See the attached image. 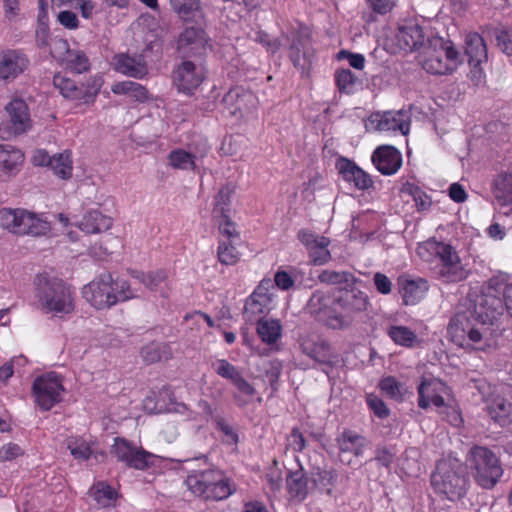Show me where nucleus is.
I'll return each mask as SVG.
<instances>
[{"label":"nucleus","mask_w":512,"mask_h":512,"mask_svg":"<svg viewBox=\"0 0 512 512\" xmlns=\"http://www.w3.org/2000/svg\"><path fill=\"white\" fill-rule=\"evenodd\" d=\"M464 51L471 67V79L477 84L484 78L480 65L487 61V46L483 37L477 32H470L465 36Z\"/></svg>","instance_id":"nucleus-14"},{"label":"nucleus","mask_w":512,"mask_h":512,"mask_svg":"<svg viewBox=\"0 0 512 512\" xmlns=\"http://www.w3.org/2000/svg\"><path fill=\"white\" fill-rule=\"evenodd\" d=\"M297 238L305 246L310 262L313 265H325L332 259V255L328 250L331 243L329 238L319 236L305 229L298 231Z\"/></svg>","instance_id":"nucleus-16"},{"label":"nucleus","mask_w":512,"mask_h":512,"mask_svg":"<svg viewBox=\"0 0 512 512\" xmlns=\"http://www.w3.org/2000/svg\"><path fill=\"white\" fill-rule=\"evenodd\" d=\"M447 334L459 347L481 349L482 332L474 327L466 312L457 313L450 319Z\"/></svg>","instance_id":"nucleus-9"},{"label":"nucleus","mask_w":512,"mask_h":512,"mask_svg":"<svg viewBox=\"0 0 512 512\" xmlns=\"http://www.w3.org/2000/svg\"><path fill=\"white\" fill-rule=\"evenodd\" d=\"M466 462L474 482L482 489H493L504 474L500 459L485 446L472 447Z\"/></svg>","instance_id":"nucleus-3"},{"label":"nucleus","mask_w":512,"mask_h":512,"mask_svg":"<svg viewBox=\"0 0 512 512\" xmlns=\"http://www.w3.org/2000/svg\"><path fill=\"white\" fill-rule=\"evenodd\" d=\"M341 463L352 466L361 457L367 446L364 436L350 429H344L336 438Z\"/></svg>","instance_id":"nucleus-15"},{"label":"nucleus","mask_w":512,"mask_h":512,"mask_svg":"<svg viewBox=\"0 0 512 512\" xmlns=\"http://www.w3.org/2000/svg\"><path fill=\"white\" fill-rule=\"evenodd\" d=\"M442 383L435 380H423L418 386V406L427 409L430 404L436 407H445L444 398L437 393Z\"/></svg>","instance_id":"nucleus-27"},{"label":"nucleus","mask_w":512,"mask_h":512,"mask_svg":"<svg viewBox=\"0 0 512 512\" xmlns=\"http://www.w3.org/2000/svg\"><path fill=\"white\" fill-rule=\"evenodd\" d=\"M496 43L499 49L508 56H512V31L500 30L496 34Z\"/></svg>","instance_id":"nucleus-62"},{"label":"nucleus","mask_w":512,"mask_h":512,"mask_svg":"<svg viewBox=\"0 0 512 512\" xmlns=\"http://www.w3.org/2000/svg\"><path fill=\"white\" fill-rule=\"evenodd\" d=\"M417 254L433 265L434 276L443 283H456L467 278L468 273L456 249L449 243L429 239L418 246Z\"/></svg>","instance_id":"nucleus-1"},{"label":"nucleus","mask_w":512,"mask_h":512,"mask_svg":"<svg viewBox=\"0 0 512 512\" xmlns=\"http://www.w3.org/2000/svg\"><path fill=\"white\" fill-rule=\"evenodd\" d=\"M257 333L266 343H275L281 334V326L276 320H257Z\"/></svg>","instance_id":"nucleus-43"},{"label":"nucleus","mask_w":512,"mask_h":512,"mask_svg":"<svg viewBox=\"0 0 512 512\" xmlns=\"http://www.w3.org/2000/svg\"><path fill=\"white\" fill-rule=\"evenodd\" d=\"M66 62L68 68L78 74L86 72L90 68L89 59L82 51H68Z\"/></svg>","instance_id":"nucleus-54"},{"label":"nucleus","mask_w":512,"mask_h":512,"mask_svg":"<svg viewBox=\"0 0 512 512\" xmlns=\"http://www.w3.org/2000/svg\"><path fill=\"white\" fill-rule=\"evenodd\" d=\"M229 483L224 479L223 475H220V481H215L211 488L205 491L201 496L206 500H223L231 495Z\"/></svg>","instance_id":"nucleus-52"},{"label":"nucleus","mask_w":512,"mask_h":512,"mask_svg":"<svg viewBox=\"0 0 512 512\" xmlns=\"http://www.w3.org/2000/svg\"><path fill=\"white\" fill-rule=\"evenodd\" d=\"M208 37L201 27H187L178 36L177 51L183 58L202 56L206 52Z\"/></svg>","instance_id":"nucleus-17"},{"label":"nucleus","mask_w":512,"mask_h":512,"mask_svg":"<svg viewBox=\"0 0 512 512\" xmlns=\"http://www.w3.org/2000/svg\"><path fill=\"white\" fill-rule=\"evenodd\" d=\"M111 455L123 462L127 467L137 470H146L153 465L154 454L134 445L125 438L116 437L111 446Z\"/></svg>","instance_id":"nucleus-10"},{"label":"nucleus","mask_w":512,"mask_h":512,"mask_svg":"<svg viewBox=\"0 0 512 512\" xmlns=\"http://www.w3.org/2000/svg\"><path fill=\"white\" fill-rule=\"evenodd\" d=\"M429 45L420 56L422 68L434 75L453 73L462 63L460 52L450 40L441 37L428 39Z\"/></svg>","instance_id":"nucleus-4"},{"label":"nucleus","mask_w":512,"mask_h":512,"mask_svg":"<svg viewBox=\"0 0 512 512\" xmlns=\"http://www.w3.org/2000/svg\"><path fill=\"white\" fill-rule=\"evenodd\" d=\"M189 470L186 484L189 490L197 496H202L211 488L215 481H220L221 472L211 467L205 458L188 461Z\"/></svg>","instance_id":"nucleus-12"},{"label":"nucleus","mask_w":512,"mask_h":512,"mask_svg":"<svg viewBox=\"0 0 512 512\" xmlns=\"http://www.w3.org/2000/svg\"><path fill=\"white\" fill-rule=\"evenodd\" d=\"M338 479V473L335 469H326L314 466L310 471V480L314 487L323 491L329 496L333 494Z\"/></svg>","instance_id":"nucleus-30"},{"label":"nucleus","mask_w":512,"mask_h":512,"mask_svg":"<svg viewBox=\"0 0 512 512\" xmlns=\"http://www.w3.org/2000/svg\"><path fill=\"white\" fill-rule=\"evenodd\" d=\"M356 79L349 69H339L335 72V83L341 93H352Z\"/></svg>","instance_id":"nucleus-55"},{"label":"nucleus","mask_w":512,"mask_h":512,"mask_svg":"<svg viewBox=\"0 0 512 512\" xmlns=\"http://www.w3.org/2000/svg\"><path fill=\"white\" fill-rule=\"evenodd\" d=\"M8 119L4 121V127L9 132V137L27 132L32 127V121L26 102L22 99H13L5 107Z\"/></svg>","instance_id":"nucleus-19"},{"label":"nucleus","mask_w":512,"mask_h":512,"mask_svg":"<svg viewBox=\"0 0 512 512\" xmlns=\"http://www.w3.org/2000/svg\"><path fill=\"white\" fill-rule=\"evenodd\" d=\"M53 84L65 98L78 100L85 95L83 87L78 86L75 81L64 76L55 75Z\"/></svg>","instance_id":"nucleus-38"},{"label":"nucleus","mask_w":512,"mask_h":512,"mask_svg":"<svg viewBox=\"0 0 512 512\" xmlns=\"http://www.w3.org/2000/svg\"><path fill=\"white\" fill-rule=\"evenodd\" d=\"M410 131V115L404 110L386 111V133L400 132L401 135H408Z\"/></svg>","instance_id":"nucleus-36"},{"label":"nucleus","mask_w":512,"mask_h":512,"mask_svg":"<svg viewBox=\"0 0 512 512\" xmlns=\"http://www.w3.org/2000/svg\"><path fill=\"white\" fill-rule=\"evenodd\" d=\"M511 404L506 403L503 399L493 401L488 407V414L490 418L501 427L507 426L510 420Z\"/></svg>","instance_id":"nucleus-42"},{"label":"nucleus","mask_w":512,"mask_h":512,"mask_svg":"<svg viewBox=\"0 0 512 512\" xmlns=\"http://www.w3.org/2000/svg\"><path fill=\"white\" fill-rule=\"evenodd\" d=\"M141 355L148 364L159 362L163 359L166 360L169 358L168 346L166 344L150 343L142 349Z\"/></svg>","instance_id":"nucleus-47"},{"label":"nucleus","mask_w":512,"mask_h":512,"mask_svg":"<svg viewBox=\"0 0 512 512\" xmlns=\"http://www.w3.org/2000/svg\"><path fill=\"white\" fill-rule=\"evenodd\" d=\"M24 209H11L3 208L0 210V224L3 228L9 230L12 233H16V230L20 224L22 216L20 213H24Z\"/></svg>","instance_id":"nucleus-51"},{"label":"nucleus","mask_w":512,"mask_h":512,"mask_svg":"<svg viewBox=\"0 0 512 512\" xmlns=\"http://www.w3.org/2000/svg\"><path fill=\"white\" fill-rule=\"evenodd\" d=\"M215 371L220 377L229 380L232 384L242 377L238 369L225 359L216 362Z\"/></svg>","instance_id":"nucleus-59"},{"label":"nucleus","mask_w":512,"mask_h":512,"mask_svg":"<svg viewBox=\"0 0 512 512\" xmlns=\"http://www.w3.org/2000/svg\"><path fill=\"white\" fill-rule=\"evenodd\" d=\"M318 280L322 284L341 287L356 285L358 279L349 271H335L330 269L322 270L318 276Z\"/></svg>","instance_id":"nucleus-35"},{"label":"nucleus","mask_w":512,"mask_h":512,"mask_svg":"<svg viewBox=\"0 0 512 512\" xmlns=\"http://www.w3.org/2000/svg\"><path fill=\"white\" fill-rule=\"evenodd\" d=\"M37 297L47 312L69 314L74 310L73 291L56 277L37 276Z\"/></svg>","instance_id":"nucleus-5"},{"label":"nucleus","mask_w":512,"mask_h":512,"mask_svg":"<svg viewBox=\"0 0 512 512\" xmlns=\"http://www.w3.org/2000/svg\"><path fill=\"white\" fill-rule=\"evenodd\" d=\"M388 335L396 345L405 348H413L420 344L415 332L406 326H391L388 329Z\"/></svg>","instance_id":"nucleus-37"},{"label":"nucleus","mask_w":512,"mask_h":512,"mask_svg":"<svg viewBox=\"0 0 512 512\" xmlns=\"http://www.w3.org/2000/svg\"><path fill=\"white\" fill-rule=\"evenodd\" d=\"M287 442L288 447L294 452H301L306 447L305 438L297 427L291 430L287 437Z\"/></svg>","instance_id":"nucleus-63"},{"label":"nucleus","mask_w":512,"mask_h":512,"mask_svg":"<svg viewBox=\"0 0 512 512\" xmlns=\"http://www.w3.org/2000/svg\"><path fill=\"white\" fill-rule=\"evenodd\" d=\"M493 195L500 205L512 204V171L499 174L493 182Z\"/></svg>","instance_id":"nucleus-34"},{"label":"nucleus","mask_w":512,"mask_h":512,"mask_svg":"<svg viewBox=\"0 0 512 512\" xmlns=\"http://www.w3.org/2000/svg\"><path fill=\"white\" fill-rule=\"evenodd\" d=\"M195 159H197L196 154L182 149L173 150L169 154L170 164L174 168L183 170L194 169Z\"/></svg>","instance_id":"nucleus-48"},{"label":"nucleus","mask_w":512,"mask_h":512,"mask_svg":"<svg viewBox=\"0 0 512 512\" xmlns=\"http://www.w3.org/2000/svg\"><path fill=\"white\" fill-rule=\"evenodd\" d=\"M204 79V72L201 66L192 61H183L173 73V83L180 92L192 94L199 87Z\"/></svg>","instance_id":"nucleus-22"},{"label":"nucleus","mask_w":512,"mask_h":512,"mask_svg":"<svg viewBox=\"0 0 512 512\" xmlns=\"http://www.w3.org/2000/svg\"><path fill=\"white\" fill-rule=\"evenodd\" d=\"M502 290L503 275L493 276L480 287L472 288L468 293L471 316L482 324L496 320L504 309Z\"/></svg>","instance_id":"nucleus-2"},{"label":"nucleus","mask_w":512,"mask_h":512,"mask_svg":"<svg viewBox=\"0 0 512 512\" xmlns=\"http://www.w3.org/2000/svg\"><path fill=\"white\" fill-rule=\"evenodd\" d=\"M170 4L183 20H189L196 14H201L200 0H170Z\"/></svg>","instance_id":"nucleus-45"},{"label":"nucleus","mask_w":512,"mask_h":512,"mask_svg":"<svg viewBox=\"0 0 512 512\" xmlns=\"http://www.w3.org/2000/svg\"><path fill=\"white\" fill-rule=\"evenodd\" d=\"M308 40L296 38L290 45L289 57L296 68H304L303 61L308 60L309 56L306 51Z\"/></svg>","instance_id":"nucleus-50"},{"label":"nucleus","mask_w":512,"mask_h":512,"mask_svg":"<svg viewBox=\"0 0 512 512\" xmlns=\"http://www.w3.org/2000/svg\"><path fill=\"white\" fill-rule=\"evenodd\" d=\"M115 69L126 76L138 79L143 78L148 73L147 64L141 55H116Z\"/></svg>","instance_id":"nucleus-26"},{"label":"nucleus","mask_w":512,"mask_h":512,"mask_svg":"<svg viewBox=\"0 0 512 512\" xmlns=\"http://www.w3.org/2000/svg\"><path fill=\"white\" fill-rule=\"evenodd\" d=\"M398 292L405 305H416L426 296L429 282L422 277L401 275L397 279Z\"/></svg>","instance_id":"nucleus-23"},{"label":"nucleus","mask_w":512,"mask_h":512,"mask_svg":"<svg viewBox=\"0 0 512 512\" xmlns=\"http://www.w3.org/2000/svg\"><path fill=\"white\" fill-rule=\"evenodd\" d=\"M258 99L242 86L231 88L223 97L222 105L231 116H243L257 107Z\"/></svg>","instance_id":"nucleus-18"},{"label":"nucleus","mask_w":512,"mask_h":512,"mask_svg":"<svg viewBox=\"0 0 512 512\" xmlns=\"http://www.w3.org/2000/svg\"><path fill=\"white\" fill-rule=\"evenodd\" d=\"M260 299L257 298H248L246 300L243 315L246 321H256L257 316L265 314L269 310V305L271 303V297H263L260 296Z\"/></svg>","instance_id":"nucleus-40"},{"label":"nucleus","mask_w":512,"mask_h":512,"mask_svg":"<svg viewBox=\"0 0 512 512\" xmlns=\"http://www.w3.org/2000/svg\"><path fill=\"white\" fill-rule=\"evenodd\" d=\"M50 230V224L31 212V219L27 226L25 234L32 236H40L46 234Z\"/></svg>","instance_id":"nucleus-60"},{"label":"nucleus","mask_w":512,"mask_h":512,"mask_svg":"<svg viewBox=\"0 0 512 512\" xmlns=\"http://www.w3.org/2000/svg\"><path fill=\"white\" fill-rule=\"evenodd\" d=\"M113 290L114 295L116 297V303L124 302L134 297V293L131 290V286L126 280L113 279Z\"/></svg>","instance_id":"nucleus-61"},{"label":"nucleus","mask_w":512,"mask_h":512,"mask_svg":"<svg viewBox=\"0 0 512 512\" xmlns=\"http://www.w3.org/2000/svg\"><path fill=\"white\" fill-rule=\"evenodd\" d=\"M214 424L218 431L223 434V442L228 445H236L239 441L238 433L221 415H216Z\"/></svg>","instance_id":"nucleus-56"},{"label":"nucleus","mask_w":512,"mask_h":512,"mask_svg":"<svg viewBox=\"0 0 512 512\" xmlns=\"http://www.w3.org/2000/svg\"><path fill=\"white\" fill-rule=\"evenodd\" d=\"M67 448L75 459L88 460L91 456V449L82 438L71 437L67 440Z\"/></svg>","instance_id":"nucleus-53"},{"label":"nucleus","mask_w":512,"mask_h":512,"mask_svg":"<svg viewBox=\"0 0 512 512\" xmlns=\"http://www.w3.org/2000/svg\"><path fill=\"white\" fill-rule=\"evenodd\" d=\"M425 38L423 28L414 21L399 26L394 37L396 46L405 52H412L421 47Z\"/></svg>","instance_id":"nucleus-24"},{"label":"nucleus","mask_w":512,"mask_h":512,"mask_svg":"<svg viewBox=\"0 0 512 512\" xmlns=\"http://www.w3.org/2000/svg\"><path fill=\"white\" fill-rule=\"evenodd\" d=\"M217 258L223 265H235L240 260V253L232 242L219 240Z\"/></svg>","instance_id":"nucleus-49"},{"label":"nucleus","mask_w":512,"mask_h":512,"mask_svg":"<svg viewBox=\"0 0 512 512\" xmlns=\"http://www.w3.org/2000/svg\"><path fill=\"white\" fill-rule=\"evenodd\" d=\"M31 61L22 49L6 48L0 51V81L12 83L29 70Z\"/></svg>","instance_id":"nucleus-13"},{"label":"nucleus","mask_w":512,"mask_h":512,"mask_svg":"<svg viewBox=\"0 0 512 512\" xmlns=\"http://www.w3.org/2000/svg\"><path fill=\"white\" fill-rule=\"evenodd\" d=\"M459 465L450 460H441L431 475V485L435 493L450 501H456L465 495V479L459 471Z\"/></svg>","instance_id":"nucleus-7"},{"label":"nucleus","mask_w":512,"mask_h":512,"mask_svg":"<svg viewBox=\"0 0 512 512\" xmlns=\"http://www.w3.org/2000/svg\"><path fill=\"white\" fill-rule=\"evenodd\" d=\"M301 348L304 354L323 366L322 371L327 375L339 363L338 355L332 351L331 346L325 340L306 339L301 344Z\"/></svg>","instance_id":"nucleus-21"},{"label":"nucleus","mask_w":512,"mask_h":512,"mask_svg":"<svg viewBox=\"0 0 512 512\" xmlns=\"http://www.w3.org/2000/svg\"><path fill=\"white\" fill-rule=\"evenodd\" d=\"M336 169L345 181L353 183L359 190H367L373 185L371 176L348 158L339 157Z\"/></svg>","instance_id":"nucleus-25"},{"label":"nucleus","mask_w":512,"mask_h":512,"mask_svg":"<svg viewBox=\"0 0 512 512\" xmlns=\"http://www.w3.org/2000/svg\"><path fill=\"white\" fill-rule=\"evenodd\" d=\"M21 455H23V450L18 444L8 443L0 448L1 461H12Z\"/></svg>","instance_id":"nucleus-64"},{"label":"nucleus","mask_w":512,"mask_h":512,"mask_svg":"<svg viewBox=\"0 0 512 512\" xmlns=\"http://www.w3.org/2000/svg\"><path fill=\"white\" fill-rule=\"evenodd\" d=\"M90 495L101 507H108L115 499V490L104 482H97L90 489Z\"/></svg>","instance_id":"nucleus-46"},{"label":"nucleus","mask_w":512,"mask_h":512,"mask_svg":"<svg viewBox=\"0 0 512 512\" xmlns=\"http://www.w3.org/2000/svg\"><path fill=\"white\" fill-rule=\"evenodd\" d=\"M400 194L402 197H411L419 211L427 210L431 205L429 196L413 184H404L400 188Z\"/></svg>","instance_id":"nucleus-44"},{"label":"nucleus","mask_w":512,"mask_h":512,"mask_svg":"<svg viewBox=\"0 0 512 512\" xmlns=\"http://www.w3.org/2000/svg\"><path fill=\"white\" fill-rule=\"evenodd\" d=\"M49 167L58 177L69 179L73 170L71 153L64 151L53 155Z\"/></svg>","instance_id":"nucleus-39"},{"label":"nucleus","mask_w":512,"mask_h":512,"mask_svg":"<svg viewBox=\"0 0 512 512\" xmlns=\"http://www.w3.org/2000/svg\"><path fill=\"white\" fill-rule=\"evenodd\" d=\"M111 91L116 95H127L137 102H147L152 99L148 89L134 81H121L114 83Z\"/></svg>","instance_id":"nucleus-32"},{"label":"nucleus","mask_w":512,"mask_h":512,"mask_svg":"<svg viewBox=\"0 0 512 512\" xmlns=\"http://www.w3.org/2000/svg\"><path fill=\"white\" fill-rule=\"evenodd\" d=\"M287 491L291 499L304 501L309 494L308 479L300 467L296 471H289L286 477Z\"/></svg>","instance_id":"nucleus-28"},{"label":"nucleus","mask_w":512,"mask_h":512,"mask_svg":"<svg viewBox=\"0 0 512 512\" xmlns=\"http://www.w3.org/2000/svg\"><path fill=\"white\" fill-rule=\"evenodd\" d=\"M129 273L150 291H159L162 296H167V292L163 291V285L167 286L168 281V274L165 270L160 269L147 273L138 270H131Z\"/></svg>","instance_id":"nucleus-29"},{"label":"nucleus","mask_w":512,"mask_h":512,"mask_svg":"<svg viewBox=\"0 0 512 512\" xmlns=\"http://www.w3.org/2000/svg\"><path fill=\"white\" fill-rule=\"evenodd\" d=\"M112 223L111 217L102 214L98 210H92L83 216L78 227L88 234L100 233L108 230L112 226Z\"/></svg>","instance_id":"nucleus-31"},{"label":"nucleus","mask_w":512,"mask_h":512,"mask_svg":"<svg viewBox=\"0 0 512 512\" xmlns=\"http://www.w3.org/2000/svg\"><path fill=\"white\" fill-rule=\"evenodd\" d=\"M218 225L220 234L225 237V241L233 242L234 239L239 238V233L236 230L235 223L230 219L229 215H224L214 219Z\"/></svg>","instance_id":"nucleus-57"},{"label":"nucleus","mask_w":512,"mask_h":512,"mask_svg":"<svg viewBox=\"0 0 512 512\" xmlns=\"http://www.w3.org/2000/svg\"><path fill=\"white\" fill-rule=\"evenodd\" d=\"M337 317L332 321V329H344L351 325L356 314L367 309L368 296L355 285L341 287L335 294Z\"/></svg>","instance_id":"nucleus-6"},{"label":"nucleus","mask_w":512,"mask_h":512,"mask_svg":"<svg viewBox=\"0 0 512 512\" xmlns=\"http://www.w3.org/2000/svg\"><path fill=\"white\" fill-rule=\"evenodd\" d=\"M335 303V295L331 296L324 291L316 290L309 298L306 309L317 321L332 328V320L337 317Z\"/></svg>","instance_id":"nucleus-20"},{"label":"nucleus","mask_w":512,"mask_h":512,"mask_svg":"<svg viewBox=\"0 0 512 512\" xmlns=\"http://www.w3.org/2000/svg\"><path fill=\"white\" fill-rule=\"evenodd\" d=\"M64 391L62 379L55 372L38 376L32 385V396L36 405L43 411H49L61 402Z\"/></svg>","instance_id":"nucleus-8"},{"label":"nucleus","mask_w":512,"mask_h":512,"mask_svg":"<svg viewBox=\"0 0 512 512\" xmlns=\"http://www.w3.org/2000/svg\"><path fill=\"white\" fill-rule=\"evenodd\" d=\"M234 193V188L230 185H225L220 188L214 198V208L212 211L213 219H218L220 216L229 215L231 197Z\"/></svg>","instance_id":"nucleus-41"},{"label":"nucleus","mask_w":512,"mask_h":512,"mask_svg":"<svg viewBox=\"0 0 512 512\" xmlns=\"http://www.w3.org/2000/svg\"><path fill=\"white\" fill-rule=\"evenodd\" d=\"M402 154L394 146L386 145V175L395 174L402 166Z\"/></svg>","instance_id":"nucleus-58"},{"label":"nucleus","mask_w":512,"mask_h":512,"mask_svg":"<svg viewBox=\"0 0 512 512\" xmlns=\"http://www.w3.org/2000/svg\"><path fill=\"white\" fill-rule=\"evenodd\" d=\"M82 294L96 309L112 307L116 304L112 275L109 272L101 273L97 278L83 287Z\"/></svg>","instance_id":"nucleus-11"},{"label":"nucleus","mask_w":512,"mask_h":512,"mask_svg":"<svg viewBox=\"0 0 512 512\" xmlns=\"http://www.w3.org/2000/svg\"><path fill=\"white\" fill-rule=\"evenodd\" d=\"M24 161V155L19 150L9 145L0 144V173H14Z\"/></svg>","instance_id":"nucleus-33"}]
</instances>
